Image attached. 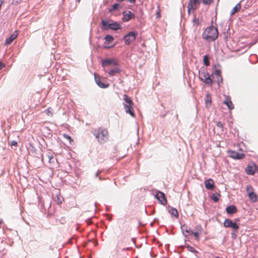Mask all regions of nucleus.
<instances>
[{
    "label": "nucleus",
    "instance_id": "nucleus-35",
    "mask_svg": "<svg viewBox=\"0 0 258 258\" xmlns=\"http://www.w3.org/2000/svg\"><path fill=\"white\" fill-rule=\"evenodd\" d=\"M215 75L216 76H218L220 78L221 80H222V76L221 74V71L219 70H215Z\"/></svg>",
    "mask_w": 258,
    "mask_h": 258
},
{
    "label": "nucleus",
    "instance_id": "nucleus-53",
    "mask_svg": "<svg viewBox=\"0 0 258 258\" xmlns=\"http://www.w3.org/2000/svg\"><path fill=\"white\" fill-rule=\"evenodd\" d=\"M239 221V219L238 218H236L234 219V222H236V223Z\"/></svg>",
    "mask_w": 258,
    "mask_h": 258
},
{
    "label": "nucleus",
    "instance_id": "nucleus-34",
    "mask_svg": "<svg viewBox=\"0 0 258 258\" xmlns=\"http://www.w3.org/2000/svg\"><path fill=\"white\" fill-rule=\"evenodd\" d=\"M45 111L47 115L51 116L53 114V110L51 107H49L45 110Z\"/></svg>",
    "mask_w": 258,
    "mask_h": 258
},
{
    "label": "nucleus",
    "instance_id": "nucleus-14",
    "mask_svg": "<svg viewBox=\"0 0 258 258\" xmlns=\"http://www.w3.org/2000/svg\"><path fill=\"white\" fill-rule=\"evenodd\" d=\"M17 31H15L9 38L6 39L5 44L8 45L11 44L17 37Z\"/></svg>",
    "mask_w": 258,
    "mask_h": 258
},
{
    "label": "nucleus",
    "instance_id": "nucleus-19",
    "mask_svg": "<svg viewBox=\"0 0 258 258\" xmlns=\"http://www.w3.org/2000/svg\"><path fill=\"white\" fill-rule=\"evenodd\" d=\"M224 103L225 104L227 107L228 108L231 110L234 108V106L233 105V103L231 100L229 96H227L225 98V99L224 101Z\"/></svg>",
    "mask_w": 258,
    "mask_h": 258
},
{
    "label": "nucleus",
    "instance_id": "nucleus-51",
    "mask_svg": "<svg viewBox=\"0 0 258 258\" xmlns=\"http://www.w3.org/2000/svg\"><path fill=\"white\" fill-rule=\"evenodd\" d=\"M130 249H131L130 247H126V248H122V251L128 250H130Z\"/></svg>",
    "mask_w": 258,
    "mask_h": 258
},
{
    "label": "nucleus",
    "instance_id": "nucleus-57",
    "mask_svg": "<svg viewBox=\"0 0 258 258\" xmlns=\"http://www.w3.org/2000/svg\"><path fill=\"white\" fill-rule=\"evenodd\" d=\"M175 117H176L177 119H178V115L177 114H176V115H175Z\"/></svg>",
    "mask_w": 258,
    "mask_h": 258
},
{
    "label": "nucleus",
    "instance_id": "nucleus-47",
    "mask_svg": "<svg viewBox=\"0 0 258 258\" xmlns=\"http://www.w3.org/2000/svg\"><path fill=\"white\" fill-rule=\"evenodd\" d=\"M101 172H102V171H101V170H99V171H98L96 172V173L95 174V176L96 177H98L99 176V174L101 173Z\"/></svg>",
    "mask_w": 258,
    "mask_h": 258
},
{
    "label": "nucleus",
    "instance_id": "nucleus-4",
    "mask_svg": "<svg viewBox=\"0 0 258 258\" xmlns=\"http://www.w3.org/2000/svg\"><path fill=\"white\" fill-rule=\"evenodd\" d=\"M199 73L200 80L206 84L212 86L213 81L207 71L203 70L202 71H199Z\"/></svg>",
    "mask_w": 258,
    "mask_h": 258
},
{
    "label": "nucleus",
    "instance_id": "nucleus-10",
    "mask_svg": "<svg viewBox=\"0 0 258 258\" xmlns=\"http://www.w3.org/2000/svg\"><path fill=\"white\" fill-rule=\"evenodd\" d=\"M228 153L230 157L235 159H241L245 156L244 154L239 153L234 151H229Z\"/></svg>",
    "mask_w": 258,
    "mask_h": 258
},
{
    "label": "nucleus",
    "instance_id": "nucleus-62",
    "mask_svg": "<svg viewBox=\"0 0 258 258\" xmlns=\"http://www.w3.org/2000/svg\"><path fill=\"white\" fill-rule=\"evenodd\" d=\"M1 223V221H0V224Z\"/></svg>",
    "mask_w": 258,
    "mask_h": 258
},
{
    "label": "nucleus",
    "instance_id": "nucleus-29",
    "mask_svg": "<svg viewBox=\"0 0 258 258\" xmlns=\"http://www.w3.org/2000/svg\"><path fill=\"white\" fill-rule=\"evenodd\" d=\"M186 248L187 250L191 252H193L195 254V255L197 257H198L197 254L199 253V252L197 250H196L192 246L189 245H187L186 246Z\"/></svg>",
    "mask_w": 258,
    "mask_h": 258
},
{
    "label": "nucleus",
    "instance_id": "nucleus-58",
    "mask_svg": "<svg viewBox=\"0 0 258 258\" xmlns=\"http://www.w3.org/2000/svg\"><path fill=\"white\" fill-rule=\"evenodd\" d=\"M76 2L79 3L80 2V0H76Z\"/></svg>",
    "mask_w": 258,
    "mask_h": 258
},
{
    "label": "nucleus",
    "instance_id": "nucleus-39",
    "mask_svg": "<svg viewBox=\"0 0 258 258\" xmlns=\"http://www.w3.org/2000/svg\"><path fill=\"white\" fill-rule=\"evenodd\" d=\"M216 125L217 127H220V128H221L222 131H223V124L222 123V122L221 121H217L216 122Z\"/></svg>",
    "mask_w": 258,
    "mask_h": 258
},
{
    "label": "nucleus",
    "instance_id": "nucleus-5",
    "mask_svg": "<svg viewBox=\"0 0 258 258\" xmlns=\"http://www.w3.org/2000/svg\"><path fill=\"white\" fill-rule=\"evenodd\" d=\"M138 32L137 31H131L127 33L123 36L125 44L126 45H130L131 42L136 39Z\"/></svg>",
    "mask_w": 258,
    "mask_h": 258
},
{
    "label": "nucleus",
    "instance_id": "nucleus-40",
    "mask_svg": "<svg viewBox=\"0 0 258 258\" xmlns=\"http://www.w3.org/2000/svg\"><path fill=\"white\" fill-rule=\"evenodd\" d=\"M213 2V0H203V3L205 5H208L211 4Z\"/></svg>",
    "mask_w": 258,
    "mask_h": 258
},
{
    "label": "nucleus",
    "instance_id": "nucleus-15",
    "mask_svg": "<svg viewBox=\"0 0 258 258\" xmlns=\"http://www.w3.org/2000/svg\"><path fill=\"white\" fill-rule=\"evenodd\" d=\"M205 187L208 190H212L214 187V182L213 179L209 178L205 181Z\"/></svg>",
    "mask_w": 258,
    "mask_h": 258
},
{
    "label": "nucleus",
    "instance_id": "nucleus-59",
    "mask_svg": "<svg viewBox=\"0 0 258 258\" xmlns=\"http://www.w3.org/2000/svg\"><path fill=\"white\" fill-rule=\"evenodd\" d=\"M160 16V14H157V17H159Z\"/></svg>",
    "mask_w": 258,
    "mask_h": 258
},
{
    "label": "nucleus",
    "instance_id": "nucleus-45",
    "mask_svg": "<svg viewBox=\"0 0 258 258\" xmlns=\"http://www.w3.org/2000/svg\"><path fill=\"white\" fill-rule=\"evenodd\" d=\"M36 157L38 158H39V159H41V160L42 161H43V155L41 154V153H39L38 155H37L36 156Z\"/></svg>",
    "mask_w": 258,
    "mask_h": 258
},
{
    "label": "nucleus",
    "instance_id": "nucleus-7",
    "mask_svg": "<svg viewBox=\"0 0 258 258\" xmlns=\"http://www.w3.org/2000/svg\"><path fill=\"white\" fill-rule=\"evenodd\" d=\"M223 225L226 228H231L233 230L239 229V225L229 219H226L223 223Z\"/></svg>",
    "mask_w": 258,
    "mask_h": 258
},
{
    "label": "nucleus",
    "instance_id": "nucleus-54",
    "mask_svg": "<svg viewBox=\"0 0 258 258\" xmlns=\"http://www.w3.org/2000/svg\"><path fill=\"white\" fill-rule=\"evenodd\" d=\"M120 248L119 246L117 245H116V251H118V249Z\"/></svg>",
    "mask_w": 258,
    "mask_h": 258
},
{
    "label": "nucleus",
    "instance_id": "nucleus-38",
    "mask_svg": "<svg viewBox=\"0 0 258 258\" xmlns=\"http://www.w3.org/2000/svg\"><path fill=\"white\" fill-rule=\"evenodd\" d=\"M215 81L217 83L218 85L219 86L220 84L223 83V79L222 78V80H221L220 78L218 77V76H216Z\"/></svg>",
    "mask_w": 258,
    "mask_h": 258
},
{
    "label": "nucleus",
    "instance_id": "nucleus-24",
    "mask_svg": "<svg viewBox=\"0 0 258 258\" xmlns=\"http://www.w3.org/2000/svg\"><path fill=\"white\" fill-rule=\"evenodd\" d=\"M241 9V5L240 3H238L233 8L231 12L230 15L232 16L234 15L235 13L239 12Z\"/></svg>",
    "mask_w": 258,
    "mask_h": 258
},
{
    "label": "nucleus",
    "instance_id": "nucleus-6",
    "mask_svg": "<svg viewBox=\"0 0 258 258\" xmlns=\"http://www.w3.org/2000/svg\"><path fill=\"white\" fill-rule=\"evenodd\" d=\"M101 65L104 68L110 66H119V63L114 58H107L102 60Z\"/></svg>",
    "mask_w": 258,
    "mask_h": 258
},
{
    "label": "nucleus",
    "instance_id": "nucleus-41",
    "mask_svg": "<svg viewBox=\"0 0 258 258\" xmlns=\"http://www.w3.org/2000/svg\"><path fill=\"white\" fill-rule=\"evenodd\" d=\"M30 150L32 153H35L37 151V149L35 148L34 146H32L31 144H30Z\"/></svg>",
    "mask_w": 258,
    "mask_h": 258
},
{
    "label": "nucleus",
    "instance_id": "nucleus-49",
    "mask_svg": "<svg viewBox=\"0 0 258 258\" xmlns=\"http://www.w3.org/2000/svg\"><path fill=\"white\" fill-rule=\"evenodd\" d=\"M167 112H168V111H167L165 114H160V117H162V118H164L166 115Z\"/></svg>",
    "mask_w": 258,
    "mask_h": 258
},
{
    "label": "nucleus",
    "instance_id": "nucleus-16",
    "mask_svg": "<svg viewBox=\"0 0 258 258\" xmlns=\"http://www.w3.org/2000/svg\"><path fill=\"white\" fill-rule=\"evenodd\" d=\"M101 28L102 30H108L110 28V23H109L108 21L102 19L101 20Z\"/></svg>",
    "mask_w": 258,
    "mask_h": 258
},
{
    "label": "nucleus",
    "instance_id": "nucleus-8",
    "mask_svg": "<svg viewBox=\"0 0 258 258\" xmlns=\"http://www.w3.org/2000/svg\"><path fill=\"white\" fill-rule=\"evenodd\" d=\"M122 21L124 22H128L135 17V14L128 10L124 11L122 12Z\"/></svg>",
    "mask_w": 258,
    "mask_h": 258
},
{
    "label": "nucleus",
    "instance_id": "nucleus-46",
    "mask_svg": "<svg viewBox=\"0 0 258 258\" xmlns=\"http://www.w3.org/2000/svg\"><path fill=\"white\" fill-rule=\"evenodd\" d=\"M17 142L16 141H12L11 143V146H17Z\"/></svg>",
    "mask_w": 258,
    "mask_h": 258
},
{
    "label": "nucleus",
    "instance_id": "nucleus-52",
    "mask_svg": "<svg viewBox=\"0 0 258 258\" xmlns=\"http://www.w3.org/2000/svg\"><path fill=\"white\" fill-rule=\"evenodd\" d=\"M87 223L89 224H91L92 222H91V220L90 219H89L87 220Z\"/></svg>",
    "mask_w": 258,
    "mask_h": 258
},
{
    "label": "nucleus",
    "instance_id": "nucleus-1",
    "mask_svg": "<svg viewBox=\"0 0 258 258\" xmlns=\"http://www.w3.org/2000/svg\"><path fill=\"white\" fill-rule=\"evenodd\" d=\"M92 133L100 144H103L108 140V132L105 127H100L95 128Z\"/></svg>",
    "mask_w": 258,
    "mask_h": 258
},
{
    "label": "nucleus",
    "instance_id": "nucleus-23",
    "mask_svg": "<svg viewBox=\"0 0 258 258\" xmlns=\"http://www.w3.org/2000/svg\"><path fill=\"white\" fill-rule=\"evenodd\" d=\"M212 98L209 94H207L205 98L206 105L207 107H209L211 105Z\"/></svg>",
    "mask_w": 258,
    "mask_h": 258
},
{
    "label": "nucleus",
    "instance_id": "nucleus-28",
    "mask_svg": "<svg viewBox=\"0 0 258 258\" xmlns=\"http://www.w3.org/2000/svg\"><path fill=\"white\" fill-rule=\"evenodd\" d=\"M203 62L204 65L208 67L210 65V56L208 54H206L204 56Z\"/></svg>",
    "mask_w": 258,
    "mask_h": 258
},
{
    "label": "nucleus",
    "instance_id": "nucleus-3",
    "mask_svg": "<svg viewBox=\"0 0 258 258\" xmlns=\"http://www.w3.org/2000/svg\"><path fill=\"white\" fill-rule=\"evenodd\" d=\"M124 103H123L124 109L126 113L130 114L131 116L135 117V114L133 109L134 103L131 97L127 95L124 94L123 97Z\"/></svg>",
    "mask_w": 258,
    "mask_h": 258
},
{
    "label": "nucleus",
    "instance_id": "nucleus-48",
    "mask_svg": "<svg viewBox=\"0 0 258 258\" xmlns=\"http://www.w3.org/2000/svg\"><path fill=\"white\" fill-rule=\"evenodd\" d=\"M4 67H5V64L0 61V70H2Z\"/></svg>",
    "mask_w": 258,
    "mask_h": 258
},
{
    "label": "nucleus",
    "instance_id": "nucleus-32",
    "mask_svg": "<svg viewBox=\"0 0 258 258\" xmlns=\"http://www.w3.org/2000/svg\"><path fill=\"white\" fill-rule=\"evenodd\" d=\"M238 229H234L232 230V231L231 232V238L233 239H235L237 237V233L238 232Z\"/></svg>",
    "mask_w": 258,
    "mask_h": 258
},
{
    "label": "nucleus",
    "instance_id": "nucleus-33",
    "mask_svg": "<svg viewBox=\"0 0 258 258\" xmlns=\"http://www.w3.org/2000/svg\"><path fill=\"white\" fill-rule=\"evenodd\" d=\"M201 234V233H200L198 232H196V231L194 232L192 230L191 232L190 233V235H193L195 236L196 239H198Z\"/></svg>",
    "mask_w": 258,
    "mask_h": 258
},
{
    "label": "nucleus",
    "instance_id": "nucleus-2",
    "mask_svg": "<svg viewBox=\"0 0 258 258\" xmlns=\"http://www.w3.org/2000/svg\"><path fill=\"white\" fill-rule=\"evenodd\" d=\"M218 35L217 28L213 26H211L206 28L205 32L203 34V38L207 41H214L217 38Z\"/></svg>",
    "mask_w": 258,
    "mask_h": 258
},
{
    "label": "nucleus",
    "instance_id": "nucleus-25",
    "mask_svg": "<svg viewBox=\"0 0 258 258\" xmlns=\"http://www.w3.org/2000/svg\"><path fill=\"white\" fill-rule=\"evenodd\" d=\"M221 195L219 193L215 192L211 195V199L215 202L217 203L219 201Z\"/></svg>",
    "mask_w": 258,
    "mask_h": 258
},
{
    "label": "nucleus",
    "instance_id": "nucleus-60",
    "mask_svg": "<svg viewBox=\"0 0 258 258\" xmlns=\"http://www.w3.org/2000/svg\"><path fill=\"white\" fill-rule=\"evenodd\" d=\"M215 258H221L219 256H216Z\"/></svg>",
    "mask_w": 258,
    "mask_h": 258
},
{
    "label": "nucleus",
    "instance_id": "nucleus-50",
    "mask_svg": "<svg viewBox=\"0 0 258 258\" xmlns=\"http://www.w3.org/2000/svg\"><path fill=\"white\" fill-rule=\"evenodd\" d=\"M127 1L130 2L131 4H135L136 3V0H127Z\"/></svg>",
    "mask_w": 258,
    "mask_h": 258
},
{
    "label": "nucleus",
    "instance_id": "nucleus-27",
    "mask_svg": "<svg viewBox=\"0 0 258 258\" xmlns=\"http://www.w3.org/2000/svg\"><path fill=\"white\" fill-rule=\"evenodd\" d=\"M189 2H191L192 5L194 7V11L196 10L198 6L201 3V0H189Z\"/></svg>",
    "mask_w": 258,
    "mask_h": 258
},
{
    "label": "nucleus",
    "instance_id": "nucleus-30",
    "mask_svg": "<svg viewBox=\"0 0 258 258\" xmlns=\"http://www.w3.org/2000/svg\"><path fill=\"white\" fill-rule=\"evenodd\" d=\"M106 42H111L113 40V37L110 35H107L104 38Z\"/></svg>",
    "mask_w": 258,
    "mask_h": 258
},
{
    "label": "nucleus",
    "instance_id": "nucleus-36",
    "mask_svg": "<svg viewBox=\"0 0 258 258\" xmlns=\"http://www.w3.org/2000/svg\"><path fill=\"white\" fill-rule=\"evenodd\" d=\"M195 230L196 232H198L201 233L202 231H203V228L202 227V226L201 225H199L195 227Z\"/></svg>",
    "mask_w": 258,
    "mask_h": 258
},
{
    "label": "nucleus",
    "instance_id": "nucleus-17",
    "mask_svg": "<svg viewBox=\"0 0 258 258\" xmlns=\"http://www.w3.org/2000/svg\"><path fill=\"white\" fill-rule=\"evenodd\" d=\"M226 211L228 214H233L237 211V208L234 205H230L227 207Z\"/></svg>",
    "mask_w": 258,
    "mask_h": 258
},
{
    "label": "nucleus",
    "instance_id": "nucleus-43",
    "mask_svg": "<svg viewBox=\"0 0 258 258\" xmlns=\"http://www.w3.org/2000/svg\"><path fill=\"white\" fill-rule=\"evenodd\" d=\"M63 137H64V138H66V139H67V140H69V141H70V142H71V141L72 139H71V137H70L69 135H67V134H63Z\"/></svg>",
    "mask_w": 258,
    "mask_h": 258
},
{
    "label": "nucleus",
    "instance_id": "nucleus-44",
    "mask_svg": "<svg viewBox=\"0 0 258 258\" xmlns=\"http://www.w3.org/2000/svg\"><path fill=\"white\" fill-rule=\"evenodd\" d=\"M56 202L58 204H60L62 203V199L59 196H57V200Z\"/></svg>",
    "mask_w": 258,
    "mask_h": 258
},
{
    "label": "nucleus",
    "instance_id": "nucleus-22",
    "mask_svg": "<svg viewBox=\"0 0 258 258\" xmlns=\"http://www.w3.org/2000/svg\"><path fill=\"white\" fill-rule=\"evenodd\" d=\"M168 212L173 216L175 217V218H178L179 217V214L177 210L173 207H171L170 209H169Z\"/></svg>",
    "mask_w": 258,
    "mask_h": 258
},
{
    "label": "nucleus",
    "instance_id": "nucleus-37",
    "mask_svg": "<svg viewBox=\"0 0 258 258\" xmlns=\"http://www.w3.org/2000/svg\"><path fill=\"white\" fill-rule=\"evenodd\" d=\"M246 189V191L248 194V196L249 195V193H250L251 192H254L253 187L251 185L247 186Z\"/></svg>",
    "mask_w": 258,
    "mask_h": 258
},
{
    "label": "nucleus",
    "instance_id": "nucleus-42",
    "mask_svg": "<svg viewBox=\"0 0 258 258\" xmlns=\"http://www.w3.org/2000/svg\"><path fill=\"white\" fill-rule=\"evenodd\" d=\"M192 22L194 24H195L196 25H199L200 24V23H199V19L198 18H195L193 20H192Z\"/></svg>",
    "mask_w": 258,
    "mask_h": 258
},
{
    "label": "nucleus",
    "instance_id": "nucleus-56",
    "mask_svg": "<svg viewBox=\"0 0 258 258\" xmlns=\"http://www.w3.org/2000/svg\"><path fill=\"white\" fill-rule=\"evenodd\" d=\"M98 178H99V180H102L103 179L102 178V177H101L100 176H99L98 177Z\"/></svg>",
    "mask_w": 258,
    "mask_h": 258
},
{
    "label": "nucleus",
    "instance_id": "nucleus-26",
    "mask_svg": "<svg viewBox=\"0 0 258 258\" xmlns=\"http://www.w3.org/2000/svg\"><path fill=\"white\" fill-rule=\"evenodd\" d=\"M248 197L253 202H255L257 200V195L254 192L249 193Z\"/></svg>",
    "mask_w": 258,
    "mask_h": 258
},
{
    "label": "nucleus",
    "instance_id": "nucleus-12",
    "mask_svg": "<svg viewBox=\"0 0 258 258\" xmlns=\"http://www.w3.org/2000/svg\"><path fill=\"white\" fill-rule=\"evenodd\" d=\"M256 170V165L252 164V165L248 164L245 168V172L248 175L254 174Z\"/></svg>",
    "mask_w": 258,
    "mask_h": 258
},
{
    "label": "nucleus",
    "instance_id": "nucleus-18",
    "mask_svg": "<svg viewBox=\"0 0 258 258\" xmlns=\"http://www.w3.org/2000/svg\"><path fill=\"white\" fill-rule=\"evenodd\" d=\"M114 68L110 70L108 72V75L110 77L115 76L117 74H119L121 72V70L119 68L118 66H115Z\"/></svg>",
    "mask_w": 258,
    "mask_h": 258
},
{
    "label": "nucleus",
    "instance_id": "nucleus-55",
    "mask_svg": "<svg viewBox=\"0 0 258 258\" xmlns=\"http://www.w3.org/2000/svg\"><path fill=\"white\" fill-rule=\"evenodd\" d=\"M111 46H104V48H110L111 47Z\"/></svg>",
    "mask_w": 258,
    "mask_h": 258
},
{
    "label": "nucleus",
    "instance_id": "nucleus-9",
    "mask_svg": "<svg viewBox=\"0 0 258 258\" xmlns=\"http://www.w3.org/2000/svg\"><path fill=\"white\" fill-rule=\"evenodd\" d=\"M155 197L162 205H165L167 204V201L165 195L163 192L157 190L156 192Z\"/></svg>",
    "mask_w": 258,
    "mask_h": 258
},
{
    "label": "nucleus",
    "instance_id": "nucleus-21",
    "mask_svg": "<svg viewBox=\"0 0 258 258\" xmlns=\"http://www.w3.org/2000/svg\"><path fill=\"white\" fill-rule=\"evenodd\" d=\"M122 7L119 3H115L109 9V12L110 13H112L115 11L118 10L119 9H121Z\"/></svg>",
    "mask_w": 258,
    "mask_h": 258
},
{
    "label": "nucleus",
    "instance_id": "nucleus-13",
    "mask_svg": "<svg viewBox=\"0 0 258 258\" xmlns=\"http://www.w3.org/2000/svg\"><path fill=\"white\" fill-rule=\"evenodd\" d=\"M94 78L96 83L101 88H107L109 86V84H104L102 83L100 79L99 76L97 75H94Z\"/></svg>",
    "mask_w": 258,
    "mask_h": 258
},
{
    "label": "nucleus",
    "instance_id": "nucleus-61",
    "mask_svg": "<svg viewBox=\"0 0 258 258\" xmlns=\"http://www.w3.org/2000/svg\"><path fill=\"white\" fill-rule=\"evenodd\" d=\"M48 158H49V160H50L51 158L49 156H48Z\"/></svg>",
    "mask_w": 258,
    "mask_h": 258
},
{
    "label": "nucleus",
    "instance_id": "nucleus-20",
    "mask_svg": "<svg viewBox=\"0 0 258 258\" xmlns=\"http://www.w3.org/2000/svg\"><path fill=\"white\" fill-rule=\"evenodd\" d=\"M110 30H118L122 29L121 26L117 22H113L110 23Z\"/></svg>",
    "mask_w": 258,
    "mask_h": 258
},
{
    "label": "nucleus",
    "instance_id": "nucleus-11",
    "mask_svg": "<svg viewBox=\"0 0 258 258\" xmlns=\"http://www.w3.org/2000/svg\"><path fill=\"white\" fill-rule=\"evenodd\" d=\"M180 228L182 234L185 237H188L190 235L192 230L190 229V227L186 224H184L181 226Z\"/></svg>",
    "mask_w": 258,
    "mask_h": 258
},
{
    "label": "nucleus",
    "instance_id": "nucleus-31",
    "mask_svg": "<svg viewBox=\"0 0 258 258\" xmlns=\"http://www.w3.org/2000/svg\"><path fill=\"white\" fill-rule=\"evenodd\" d=\"M187 8H188V10H187L188 15H189L190 14L191 10H194V7L192 5V4L191 2H188Z\"/></svg>",
    "mask_w": 258,
    "mask_h": 258
}]
</instances>
